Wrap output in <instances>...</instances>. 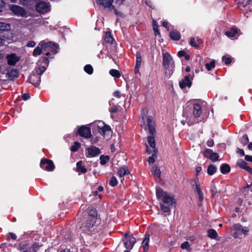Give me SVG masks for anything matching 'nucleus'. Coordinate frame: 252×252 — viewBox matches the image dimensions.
Segmentation results:
<instances>
[{"label": "nucleus", "instance_id": "nucleus-1", "mask_svg": "<svg viewBox=\"0 0 252 252\" xmlns=\"http://www.w3.org/2000/svg\"><path fill=\"white\" fill-rule=\"evenodd\" d=\"M156 196L160 201L161 210L167 214H170L171 209L175 205L176 200L174 196L167 191H164L160 188H156Z\"/></svg>", "mask_w": 252, "mask_h": 252}, {"label": "nucleus", "instance_id": "nucleus-2", "mask_svg": "<svg viewBox=\"0 0 252 252\" xmlns=\"http://www.w3.org/2000/svg\"><path fill=\"white\" fill-rule=\"evenodd\" d=\"M202 107L198 103L191 105L190 102H188L183 110V116L186 118L187 123L189 125H192L197 123L198 118L202 114Z\"/></svg>", "mask_w": 252, "mask_h": 252}, {"label": "nucleus", "instance_id": "nucleus-3", "mask_svg": "<svg viewBox=\"0 0 252 252\" xmlns=\"http://www.w3.org/2000/svg\"><path fill=\"white\" fill-rule=\"evenodd\" d=\"M42 49V53L46 55L47 57L41 58L39 62L42 61L45 65L49 64L48 58H53V55L57 53L58 45L51 41H42L40 42Z\"/></svg>", "mask_w": 252, "mask_h": 252}, {"label": "nucleus", "instance_id": "nucleus-4", "mask_svg": "<svg viewBox=\"0 0 252 252\" xmlns=\"http://www.w3.org/2000/svg\"><path fill=\"white\" fill-rule=\"evenodd\" d=\"M162 65L165 69V75L169 77L173 72L174 64L173 59L170 55L167 52L162 53Z\"/></svg>", "mask_w": 252, "mask_h": 252}, {"label": "nucleus", "instance_id": "nucleus-5", "mask_svg": "<svg viewBox=\"0 0 252 252\" xmlns=\"http://www.w3.org/2000/svg\"><path fill=\"white\" fill-rule=\"evenodd\" d=\"M95 1L101 8L109 12L114 11L117 16L122 17L124 16L123 14L121 11H118L116 8L115 6L113 5L114 0H95Z\"/></svg>", "mask_w": 252, "mask_h": 252}, {"label": "nucleus", "instance_id": "nucleus-6", "mask_svg": "<svg viewBox=\"0 0 252 252\" xmlns=\"http://www.w3.org/2000/svg\"><path fill=\"white\" fill-rule=\"evenodd\" d=\"M94 126H96L99 132L104 137L110 135L111 128L108 125H105L103 122L99 121L93 124Z\"/></svg>", "mask_w": 252, "mask_h": 252}, {"label": "nucleus", "instance_id": "nucleus-7", "mask_svg": "<svg viewBox=\"0 0 252 252\" xmlns=\"http://www.w3.org/2000/svg\"><path fill=\"white\" fill-rule=\"evenodd\" d=\"M35 8L40 13H45L50 10V3L48 1H40L36 3Z\"/></svg>", "mask_w": 252, "mask_h": 252}, {"label": "nucleus", "instance_id": "nucleus-8", "mask_svg": "<svg viewBox=\"0 0 252 252\" xmlns=\"http://www.w3.org/2000/svg\"><path fill=\"white\" fill-rule=\"evenodd\" d=\"M100 154V150L95 146H91L85 150V155L87 158H94Z\"/></svg>", "mask_w": 252, "mask_h": 252}, {"label": "nucleus", "instance_id": "nucleus-9", "mask_svg": "<svg viewBox=\"0 0 252 252\" xmlns=\"http://www.w3.org/2000/svg\"><path fill=\"white\" fill-rule=\"evenodd\" d=\"M147 125L145 127L146 129H148L150 134L152 135H154L156 133V129L155 128V123L153 119V118L149 116L147 118Z\"/></svg>", "mask_w": 252, "mask_h": 252}, {"label": "nucleus", "instance_id": "nucleus-10", "mask_svg": "<svg viewBox=\"0 0 252 252\" xmlns=\"http://www.w3.org/2000/svg\"><path fill=\"white\" fill-rule=\"evenodd\" d=\"M10 10L17 16L25 17L27 15L25 10L17 5H11L10 7Z\"/></svg>", "mask_w": 252, "mask_h": 252}, {"label": "nucleus", "instance_id": "nucleus-11", "mask_svg": "<svg viewBox=\"0 0 252 252\" xmlns=\"http://www.w3.org/2000/svg\"><path fill=\"white\" fill-rule=\"evenodd\" d=\"M40 167L43 169L48 171H52L55 168L53 161L51 160L46 158L41 160Z\"/></svg>", "mask_w": 252, "mask_h": 252}, {"label": "nucleus", "instance_id": "nucleus-12", "mask_svg": "<svg viewBox=\"0 0 252 252\" xmlns=\"http://www.w3.org/2000/svg\"><path fill=\"white\" fill-rule=\"evenodd\" d=\"M147 140H148V144H149V145L150 147H149L148 146H147V152L149 154L152 153H156L157 149L155 148L156 145H155V139L153 137V135H151V136H149L148 137Z\"/></svg>", "mask_w": 252, "mask_h": 252}, {"label": "nucleus", "instance_id": "nucleus-13", "mask_svg": "<svg viewBox=\"0 0 252 252\" xmlns=\"http://www.w3.org/2000/svg\"><path fill=\"white\" fill-rule=\"evenodd\" d=\"M78 132L80 136L85 138H89L91 136V129L85 126L79 127Z\"/></svg>", "mask_w": 252, "mask_h": 252}, {"label": "nucleus", "instance_id": "nucleus-14", "mask_svg": "<svg viewBox=\"0 0 252 252\" xmlns=\"http://www.w3.org/2000/svg\"><path fill=\"white\" fill-rule=\"evenodd\" d=\"M96 220V218L94 217H88L86 220L85 225L80 226V228H82L83 230L89 229L92 228L94 225Z\"/></svg>", "mask_w": 252, "mask_h": 252}, {"label": "nucleus", "instance_id": "nucleus-15", "mask_svg": "<svg viewBox=\"0 0 252 252\" xmlns=\"http://www.w3.org/2000/svg\"><path fill=\"white\" fill-rule=\"evenodd\" d=\"M7 63L9 65L14 66L20 60V57L15 54L11 53L6 56Z\"/></svg>", "mask_w": 252, "mask_h": 252}, {"label": "nucleus", "instance_id": "nucleus-16", "mask_svg": "<svg viewBox=\"0 0 252 252\" xmlns=\"http://www.w3.org/2000/svg\"><path fill=\"white\" fill-rule=\"evenodd\" d=\"M180 87L184 89L186 87H190L191 85V77L189 75L186 76L184 79L179 82Z\"/></svg>", "mask_w": 252, "mask_h": 252}, {"label": "nucleus", "instance_id": "nucleus-17", "mask_svg": "<svg viewBox=\"0 0 252 252\" xmlns=\"http://www.w3.org/2000/svg\"><path fill=\"white\" fill-rule=\"evenodd\" d=\"M29 81L34 86H38L40 83V77L36 75L34 72H33L29 78Z\"/></svg>", "mask_w": 252, "mask_h": 252}, {"label": "nucleus", "instance_id": "nucleus-18", "mask_svg": "<svg viewBox=\"0 0 252 252\" xmlns=\"http://www.w3.org/2000/svg\"><path fill=\"white\" fill-rule=\"evenodd\" d=\"M136 242V240L135 238L129 236L127 239L124 241V245L126 249H131L133 247L134 244Z\"/></svg>", "mask_w": 252, "mask_h": 252}, {"label": "nucleus", "instance_id": "nucleus-19", "mask_svg": "<svg viewBox=\"0 0 252 252\" xmlns=\"http://www.w3.org/2000/svg\"><path fill=\"white\" fill-rule=\"evenodd\" d=\"M151 172L152 175L154 176L155 179L157 182H159L160 180L161 172L159 169L156 165H153L151 168Z\"/></svg>", "mask_w": 252, "mask_h": 252}, {"label": "nucleus", "instance_id": "nucleus-20", "mask_svg": "<svg viewBox=\"0 0 252 252\" xmlns=\"http://www.w3.org/2000/svg\"><path fill=\"white\" fill-rule=\"evenodd\" d=\"M237 164L241 168L244 169L252 174V169L247 165V163L242 159H239L237 161Z\"/></svg>", "mask_w": 252, "mask_h": 252}, {"label": "nucleus", "instance_id": "nucleus-21", "mask_svg": "<svg viewBox=\"0 0 252 252\" xmlns=\"http://www.w3.org/2000/svg\"><path fill=\"white\" fill-rule=\"evenodd\" d=\"M195 191L198 194L199 197V201L198 202V204L199 206H202V203L204 199V195L203 193L201 190L200 185L196 183L195 184Z\"/></svg>", "mask_w": 252, "mask_h": 252}, {"label": "nucleus", "instance_id": "nucleus-22", "mask_svg": "<svg viewBox=\"0 0 252 252\" xmlns=\"http://www.w3.org/2000/svg\"><path fill=\"white\" fill-rule=\"evenodd\" d=\"M233 229L234 230L236 231H239V232H241L242 233H243L244 235H247L248 232H249V229L247 227H243L242 226L239 224L237 223L234 224L233 226Z\"/></svg>", "mask_w": 252, "mask_h": 252}, {"label": "nucleus", "instance_id": "nucleus-23", "mask_svg": "<svg viewBox=\"0 0 252 252\" xmlns=\"http://www.w3.org/2000/svg\"><path fill=\"white\" fill-rule=\"evenodd\" d=\"M150 241V235L149 234H145V238L142 243V245L143 248L144 252H146L149 249V243Z\"/></svg>", "mask_w": 252, "mask_h": 252}, {"label": "nucleus", "instance_id": "nucleus-24", "mask_svg": "<svg viewBox=\"0 0 252 252\" xmlns=\"http://www.w3.org/2000/svg\"><path fill=\"white\" fill-rule=\"evenodd\" d=\"M6 74L10 79H13L15 78H17L19 76V72L16 69L9 70Z\"/></svg>", "mask_w": 252, "mask_h": 252}, {"label": "nucleus", "instance_id": "nucleus-25", "mask_svg": "<svg viewBox=\"0 0 252 252\" xmlns=\"http://www.w3.org/2000/svg\"><path fill=\"white\" fill-rule=\"evenodd\" d=\"M46 69V67L45 66H40L35 67L33 72H34L36 75L40 77Z\"/></svg>", "mask_w": 252, "mask_h": 252}, {"label": "nucleus", "instance_id": "nucleus-26", "mask_svg": "<svg viewBox=\"0 0 252 252\" xmlns=\"http://www.w3.org/2000/svg\"><path fill=\"white\" fill-rule=\"evenodd\" d=\"M18 249L21 252H31L30 248L28 244L20 243L18 245Z\"/></svg>", "mask_w": 252, "mask_h": 252}, {"label": "nucleus", "instance_id": "nucleus-27", "mask_svg": "<svg viewBox=\"0 0 252 252\" xmlns=\"http://www.w3.org/2000/svg\"><path fill=\"white\" fill-rule=\"evenodd\" d=\"M220 170L222 174H226L230 172V167L228 164L224 163L221 165Z\"/></svg>", "mask_w": 252, "mask_h": 252}, {"label": "nucleus", "instance_id": "nucleus-28", "mask_svg": "<svg viewBox=\"0 0 252 252\" xmlns=\"http://www.w3.org/2000/svg\"><path fill=\"white\" fill-rule=\"evenodd\" d=\"M170 37L173 40H178L180 38V34L177 31H172L170 32Z\"/></svg>", "mask_w": 252, "mask_h": 252}, {"label": "nucleus", "instance_id": "nucleus-29", "mask_svg": "<svg viewBox=\"0 0 252 252\" xmlns=\"http://www.w3.org/2000/svg\"><path fill=\"white\" fill-rule=\"evenodd\" d=\"M207 236L211 239H216L218 236L217 231L214 229H209L207 230Z\"/></svg>", "mask_w": 252, "mask_h": 252}, {"label": "nucleus", "instance_id": "nucleus-30", "mask_svg": "<svg viewBox=\"0 0 252 252\" xmlns=\"http://www.w3.org/2000/svg\"><path fill=\"white\" fill-rule=\"evenodd\" d=\"M237 33V30L235 28H231L229 31L225 32V34L228 37H234Z\"/></svg>", "mask_w": 252, "mask_h": 252}, {"label": "nucleus", "instance_id": "nucleus-31", "mask_svg": "<svg viewBox=\"0 0 252 252\" xmlns=\"http://www.w3.org/2000/svg\"><path fill=\"white\" fill-rule=\"evenodd\" d=\"M129 171L126 167L120 168L118 171V175L120 177H123L125 175L128 174Z\"/></svg>", "mask_w": 252, "mask_h": 252}, {"label": "nucleus", "instance_id": "nucleus-32", "mask_svg": "<svg viewBox=\"0 0 252 252\" xmlns=\"http://www.w3.org/2000/svg\"><path fill=\"white\" fill-rule=\"evenodd\" d=\"M42 53V49L41 45H40V43L38 44L37 46L34 49L33 51V55L36 57L40 55Z\"/></svg>", "mask_w": 252, "mask_h": 252}, {"label": "nucleus", "instance_id": "nucleus-33", "mask_svg": "<svg viewBox=\"0 0 252 252\" xmlns=\"http://www.w3.org/2000/svg\"><path fill=\"white\" fill-rule=\"evenodd\" d=\"M82 162L81 161H79L76 163L77 168L78 171L85 173L87 172V169L85 168L84 166L82 165Z\"/></svg>", "mask_w": 252, "mask_h": 252}, {"label": "nucleus", "instance_id": "nucleus-34", "mask_svg": "<svg viewBox=\"0 0 252 252\" xmlns=\"http://www.w3.org/2000/svg\"><path fill=\"white\" fill-rule=\"evenodd\" d=\"M217 170V168L213 164L210 165L207 169V173L209 175H213Z\"/></svg>", "mask_w": 252, "mask_h": 252}, {"label": "nucleus", "instance_id": "nucleus-35", "mask_svg": "<svg viewBox=\"0 0 252 252\" xmlns=\"http://www.w3.org/2000/svg\"><path fill=\"white\" fill-rule=\"evenodd\" d=\"M110 74L113 77L119 78L121 76V73L119 71L116 69H111L109 71Z\"/></svg>", "mask_w": 252, "mask_h": 252}, {"label": "nucleus", "instance_id": "nucleus-36", "mask_svg": "<svg viewBox=\"0 0 252 252\" xmlns=\"http://www.w3.org/2000/svg\"><path fill=\"white\" fill-rule=\"evenodd\" d=\"M84 71L89 74H92L93 73V68L90 64H87L84 67Z\"/></svg>", "mask_w": 252, "mask_h": 252}, {"label": "nucleus", "instance_id": "nucleus-37", "mask_svg": "<svg viewBox=\"0 0 252 252\" xmlns=\"http://www.w3.org/2000/svg\"><path fill=\"white\" fill-rule=\"evenodd\" d=\"M109 157L108 156L101 155L100 157V164L104 165L109 160Z\"/></svg>", "mask_w": 252, "mask_h": 252}, {"label": "nucleus", "instance_id": "nucleus-38", "mask_svg": "<svg viewBox=\"0 0 252 252\" xmlns=\"http://www.w3.org/2000/svg\"><path fill=\"white\" fill-rule=\"evenodd\" d=\"M153 30L154 31L155 34L157 35L159 34V31L158 29V23L156 21L153 20Z\"/></svg>", "mask_w": 252, "mask_h": 252}, {"label": "nucleus", "instance_id": "nucleus-39", "mask_svg": "<svg viewBox=\"0 0 252 252\" xmlns=\"http://www.w3.org/2000/svg\"><path fill=\"white\" fill-rule=\"evenodd\" d=\"M136 65H137V66H141V63H142V58H141V55L140 53L139 52H136Z\"/></svg>", "mask_w": 252, "mask_h": 252}, {"label": "nucleus", "instance_id": "nucleus-40", "mask_svg": "<svg viewBox=\"0 0 252 252\" xmlns=\"http://www.w3.org/2000/svg\"><path fill=\"white\" fill-rule=\"evenodd\" d=\"M10 27V25L0 22V31L8 30Z\"/></svg>", "mask_w": 252, "mask_h": 252}, {"label": "nucleus", "instance_id": "nucleus-41", "mask_svg": "<svg viewBox=\"0 0 252 252\" xmlns=\"http://www.w3.org/2000/svg\"><path fill=\"white\" fill-rule=\"evenodd\" d=\"M206 68L208 71L211 70L215 67V61L214 60L212 61L210 63H207L205 65Z\"/></svg>", "mask_w": 252, "mask_h": 252}, {"label": "nucleus", "instance_id": "nucleus-42", "mask_svg": "<svg viewBox=\"0 0 252 252\" xmlns=\"http://www.w3.org/2000/svg\"><path fill=\"white\" fill-rule=\"evenodd\" d=\"M210 192L212 196H214L217 192V189L214 182H212L211 183Z\"/></svg>", "mask_w": 252, "mask_h": 252}, {"label": "nucleus", "instance_id": "nucleus-43", "mask_svg": "<svg viewBox=\"0 0 252 252\" xmlns=\"http://www.w3.org/2000/svg\"><path fill=\"white\" fill-rule=\"evenodd\" d=\"M105 40L108 43H112L113 41V38L111 36V33L109 32L105 33Z\"/></svg>", "mask_w": 252, "mask_h": 252}, {"label": "nucleus", "instance_id": "nucleus-44", "mask_svg": "<svg viewBox=\"0 0 252 252\" xmlns=\"http://www.w3.org/2000/svg\"><path fill=\"white\" fill-rule=\"evenodd\" d=\"M213 151L212 150L210 149H207L204 152V156L207 158H210L212 154H213Z\"/></svg>", "mask_w": 252, "mask_h": 252}, {"label": "nucleus", "instance_id": "nucleus-45", "mask_svg": "<svg viewBox=\"0 0 252 252\" xmlns=\"http://www.w3.org/2000/svg\"><path fill=\"white\" fill-rule=\"evenodd\" d=\"M118 184V181L116 178L114 176L111 177V179L109 181V184L112 187L116 186Z\"/></svg>", "mask_w": 252, "mask_h": 252}, {"label": "nucleus", "instance_id": "nucleus-46", "mask_svg": "<svg viewBox=\"0 0 252 252\" xmlns=\"http://www.w3.org/2000/svg\"><path fill=\"white\" fill-rule=\"evenodd\" d=\"M189 44L191 46L194 47L195 48H198V44H197L196 40L194 37L190 38Z\"/></svg>", "mask_w": 252, "mask_h": 252}, {"label": "nucleus", "instance_id": "nucleus-47", "mask_svg": "<svg viewBox=\"0 0 252 252\" xmlns=\"http://www.w3.org/2000/svg\"><path fill=\"white\" fill-rule=\"evenodd\" d=\"M181 247L182 249H186L188 251H189L190 250V245L188 241L185 242L183 243H182Z\"/></svg>", "mask_w": 252, "mask_h": 252}, {"label": "nucleus", "instance_id": "nucleus-48", "mask_svg": "<svg viewBox=\"0 0 252 252\" xmlns=\"http://www.w3.org/2000/svg\"><path fill=\"white\" fill-rule=\"evenodd\" d=\"M80 146V144L78 142H75L74 144L71 147V151L72 152H76L78 150Z\"/></svg>", "mask_w": 252, "mask_h": 252}, {"label": "nucleus", "instance_id": "nucleus-49", "mask_svg": "<svg viewBox=\"0 0 252 252\" xmlns=\"http://www.w3.org/2000/svg\"><path fill=\"white\" fill-rule=\"evenodd\" d=\"M94 217L96 218V212L94 209H91L89 212V215L88 217Z\"/></svg>", "mask_w": 252, "mask_h": 252}, {"label": "nucleus", "instance_id": "nucleus-50", "mask_svg": "<svg viewBox=\"0 0 252 252\" xmlns=\"http://www.w3.org/2000/svg\"><path fill=\"white\" fill-rule=\"evenodd\" d=\"M219 155L216 153H213L210 158H209L212 161L215 162L218 160Z\"/></svg>", "mask_w": 252, "mask_h": 252}, {"label": "nucleus", "instance_id": "nucleus-51", "mask_svg": "<svg viewBox=\"0 0 252 252\" xmlns=\"http://www.w3.org/2000/svg\"><path fill=\"white\" fill-rule=\"evenodd\" d=\"M249 142V138L247 135L245 134L242 136L241 143L244 145H246Z\"/></svg>", "mask_w": 252, "mask_h": 252}, {"label": "nucleus", "instance_id": "nucleus-52", "mask_svg": "<svg viewBox=\"0 0 252 252\" xmlns=\"http://www.w3.org/2000/svg\"><path fill=\"white\" fill-rule=\"evenodd\" d=\"M39 246L37 243H34L31 247H30L31 252H35L38 249Z\"/></svg>", "mask_w": 252, "mask_h": 252}, {"label": "nucleus", "instance_id": "nucleus-53", "mask_svg": "<svg viewBox=\"0 0 252 252\" xmlns=\"http://www.w3.org/2000/svg\"><path fill=\"white\" fill-rule=\"evenodd\" d=\"M222 60L223 62L225 63L226 64H229L231 62V59L229 57H227L225 56H223L222 58Z\"/></svg>", "mask_w": 252, "mask_h": 252}, {"label": "nucleus", "instance_id": "nucleus-54", "mask_svg": "<svg viewBox=\"0 0 252 252\" xmlns=\"http://www.w3.org/2000/svg\"><path fill=\"white\" fill-rule=\"evenodd\" d=\"M151 154L152 155V156L149 157L147 160L149 164L153 163L155 160L154 156H155L156 153H152Z\"/></svg>", "mask_w": 252, "mask_h": 252}, {"label": "nucleus", "instance_id": "nucleus-55", "mask_svg": "<svg viewBox=\"0 0 252 252\" xmlns=\"http://www.w3.org/2000/svg\"><path fill=\"white\" fill-rule=\"evenodd\" d=\"M125 0H114L116 6H120L122 5Z\"/></svg>", "mask_w": 252, "mask_h": 252}, {"label": "nucleus", "instance_id": "nucleus-56", "mask_svg": "<svg viewBox=\"0 0 252 252\" xmlns=\"http://www.w3.org/2000/svg\"><path fill=\"white\" fill-rule=\"evenodd\" d=\"M207 145L209 147H212L214 145V142L213 139H209L207 142Z\"/></svg>", "mask_w": 252, "mask_h": 252}, {"label": "nucleus", "instance_id": "nucleus-57", "mask_svg": "<svg viewBox=\"0 0 252 252\" xmlns=\"http://www.w3.org/2000/svg\"><path fill=\"white\" fill-rule=\"evenodd\" d=\"M5 3L3 0H0V13L2 11V8L5 6Z\"/></svg>", "mask_w": 252, "mask_h": 252}, {"label": "nucleus", "instance_id": "nucleus-58", "mask_svg": "<svg viewBox=\"0 0 252 252\" xmlns=\"http://www.w3.org/2000/svg\"><path fill=\"white\" fill-rule=\"evenodd\" d=\"M118 110V108L116 106H113L112 108L109 109V111L111 113H116Z\"/></svg>", "mask_w": 252, "mask_h": 252}, {"label": "nucleus", "instance_id": "nucleus-59", "mask_svg": "<svg viewBox=\"0 0 252 252\" xmlns=\"http://www.w3.org/2000/svg\"><path fill=\"white\" fill-rule=\"evenodd\" d=\"M36 43L33 41H31L27 44V46L29 47H33L35 45Z\"/></svg>", "mask_w": 252, "mask_h": 252}, {"label": "nucleus", "instance_id": "nucleus-60", "mask_svg": "<svg viewBox=\"0 0 252 252\" xmlns=\"http://www.w3.org/2000/svg\"><path fill=\"white\" fill-rule=\"evenodd\" d=\"M237 153L239 154L241 156H244L245 155V153L243 150L240 149L239 148H237Z\"/></svg>", "mask_w": 252, "mask_h": 252}, {"label": "nucleus", "instance_id": "nucleus-61", "mask_svg": "<svg viewBox=\"0 0 252 252\" xmlns=\"http://www.w3.org/2000/svg\"><path fill=\"white\" fill-rule=\"evenodd\" d=\"M30 98V95L28 94H24L22 95V99L27 100Z\"/></svg>", "mask_w": 252, "mask_h": 252}, {"label": "nucleus", "instance_id": "nucleus-62", "mask_svg": "<svg viewBox=\"0 0 252 252\" xmlns=\"http://www.w3.org/2000/svg\"><path fill=\"white\" fill-rule=\"evenodd\" d=\"M113 95L115 97H118V98H120L121 97V93L118 91H116L114 92L113 93Z\"/></svg>", "mask_w": 252, "mask_h": 252}, {"label": "nucleus", "instance_id": "nucleus-63", "mask_svg": "<svg viewBox=\"0 0 252 252\" xmlns=\"http://www.w3.org/2000/svg\"><path fill=\"white\" fill-rule=\"evenodd\" d=\"M178 55L180 57L185 56L186 55V52L184 51H180L178 53Z\"/></svg>", "mask_w": 252, "mask_h": 252}, {"label": "nucleus", "instance_id": "nucleus-64", "mask_svg": "<svg viewBox=\"0 0 252 252\" xmlns=\"http://www.w3.org/2000/svg\"><path fill=\"white\" fill-rule=\"evenodd\" d=\"M245 158L246 160L252 162V156L246 155Z\"/></svg>", "mask_w": 252, "mask_h": 252}]
</instances>
